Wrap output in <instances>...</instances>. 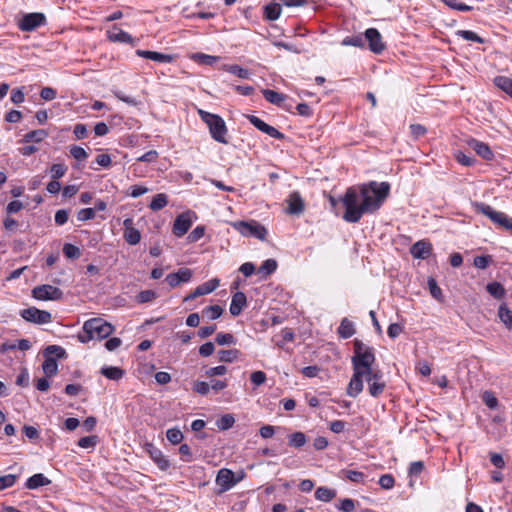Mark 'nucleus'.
Returning a JSON list of instances; mask_svg holds the SVG:
<instances>
[{
	"label": "nucleus",
	"instance_id": "34",
	"mask_svg": "<svg viewBox=\"0 0 512 512\" xmlns=\"http://www.w3.org/2000/svg\"><path fill=\"white\" fill-rule=\"evenodd\" d=\"M168 203V197L164 193H159L155 195L152 199V201L149 204V208L152 211H158L163 209Z\"/></svg>",
	"mask_w": 512,
	"mask_h": 512
},
{
	"label": "nucleus",
	"instance_id": "2",
	"mask_svg": "<svg viewBox=\"0 0 512 512\" xmlns=\"http://www.w3.org/2000/svg\"><path fill=\"white\" fill-rule=\"evenodd\" d=\"M375 354H354L352 357L353 376L347 387L350 397H357L364 388L363 381L368 383L369 394L378 397L386 387L382 372L374 367Z\"/></svg>",
	"mask_w": 512,
	"mask_h": 512
},
{
	"label": "nucleus",
	"instance_id": "14",
	"mask_svg": "<svg viewBox=\"0 0 512 512\" xmlns=\"http://www.w3.org/2000/svg\"><path fill=\"white\" fill-rule=\"evenodd\" d=\"M146 452L149 454L154 463L163 471L170 467L169 460L164 456L162 451L155 447L153 444L148 443L145 446Z\"/></svg>",
	"mask_w": 512,
	"mask_h": 512
},
{
	"label": "nucleus",
	"instance_id": "24",
	"mask_svg": "<svg viewBox=\"0 0 512 512\" xmlns=\"http://www.w3.org/2000/svg\"><path fill=\"white\" fill-rule=\"evenodd\" d=\"M100 373L107 379L118 381L124 376L125 371L116 366H103Z\"/></svg>",
	"mask_w": 512,
	"mask_h": 512
},
{
	"label": "nucleus",
	"instance_id": "1",
	"mask_svg": "<svg viewBox=\"0 0 512 512\" xmlns=\"http://www.w3.org/2000/svg\"><path fill=\"white\" fill-rule=\"evenodd\" d=\"M390 192V184L388 182L378 183L371 181L360 187L362 203L358 204V192L354 187L346 190L342 202L345 207L343 219L350 223L358 222L363 214L373 213L377 211Z\"/></svg>",
	"mask_w": 512,
	"mask_h": 512
},
{
	"label": "nucleus",
	"instance_id": "19",
	"mask_svg": "<svg viewBox=\"0 0 512 512\" xmlns=\"http://www.w3.org/2000/svg\"><path fill=\"white\" fill-rule=\"evenodd\" d=\"M107 38L111 42L118 43H131L133 45V38L130 34L120 29L117 25H114L107 31Z\"/></svg>",
	"mask_w": 512,
	"mask_h": 512
},
{
	"label": "nucleus",
	"instance_id": "39",
	"mask_svg": "<svg viewBox=\"0 0 512 512\" xmlns=\"http://www.w3.org/2000/svg\"><path fill=\"white\" fill-rule=\"evenodd\" d=\"M235 423V418L231 414H225L216 421V426L220 430H228Z\"/></svg>",
	"mask_w": 512,
	"mask_h": 512
},
{
	"label": "nucleus",
	"instance_id": "54",
	"mask_svg": "<svg viewBox=\"0 0 512 512\" xmlns=\"http://www.w3.org/2000/svg\"><path fill=\"white\" fill-rule=\"evenodd\" d=\"M409 128H410L411 136L414 139H418V138L424 136L427 132L426 127L421 124H411Z\"/></svg>",
	"mask_w": 512,
	"mask_h": 512
},
{
	"label": "nucleus",
	"instance_id": "11",
	"mask_svg": "<svg viewBox=\"0 0 512 512\" xmlns=\"http://www.w3.org/2000/svg\"><path fill=\"white\" fill-rule=\"evenodd\" d=\"M249 122L256 127L258 130H260L263 133H266L270 137L282 140L284 139V134L278 131L275 127L268 125L263 120H261L259 117L254 115H248L247 116Z\"/></svg>",
	"mask_w": 512,
	"mask_h": 512
},
{
	"label": "nucleus",
	"instance_id": "4",
	"mask_svg": "<svg viewBox=\"0 0 512 512\" xmlns=\"http://www.w3.org/2000/svg\"><path fill=\"white\" fill-rule=\"evenodd\" d=\"M198 113L201 120L208 126L211 137L216 142L228 144L226 138L228 130L222 117L204 110H199Z\"/></svg>",
	"mask_w": 512,
	"mask_h": 512
},
{
	"label": "nucleus",
	"instance_id": "22",
	"mask_svg": "<svg viewBox=\"0 0 512 512\" xmlns=\"http://www.w3.org/2000/svg\"><path fill=\"white\" fill-rule=\"evenodd\" d=\"M247 299L243 292H236L232 296L229 311L232 316H238L246 306Z\"/></svg>",
	"mask_w": 512,
	"mask_h": 512
},
{
	"label": "nucleus",
	"instance_id": "30",
	"mask_svg": "<svg viewBox=\"0 0 512 512\" xmlns=\"http://www.w3.org/2000/svg\"><path fill=\"white\" fill-rule=\"evenodd\" d=\"M49 133L44 130V129H38V130H33V131H30L28 132L24 138H23V141L26 142V143H29V142H41L43 141L46 137H48Z\"/></svg>",
	"mask_w": 512,
	"mask_h": 512
},
{
	"label": "nucleus",
	"instance_id": "46",
	"mask_svg": "<svg viewBox=\"0 0 512 512\" xmlns=\"http://www.w3.org/2000/svg\"><path fill=\"white\" fill-rule=\"evenodd\" d=\"M225 69H226V71L230 72L231 74H234L242 79H247L250 76V72L247 69L242 68L239 65H229V66H226Z\"/></svg>",
	"mask_w": 512,
	"mask_h": 512
},
{
	"label": "nucleus",
	"instance_id": "26",
	"mask_svg": "<svg viewBox=\"0 0 512 512\" xmlns=\"http://www.w3.org/2000/svg\"><path fill=\"white\" fill-rule=\"evenodd\" d=\"M494 84L512 98V79L506 76H497Z\"/></svg>",
	"mask_w": 512,
	"mask_h": 512
},
{
	"label": "nucleus",
	"instance_id": "7",
	"mask_svg": "<svg viewBox=\"0 0 512 512\" xmlns=\"http://www.w3.org/2000/svg\"><path fill=\"white\" fill-rule=\"evenodd\" d=\"M21 316L26 321L36 324H46L51 321V313L46 310H40L36 307H29L21 311Z\"/></svg>",
	"mask_w": 512,
	"mask_h": 512
},
{
	"label": "nucleus",
	"instance_id": "49",
	"mask_svg": "<svg viewBox=\"0 0 512 512\" xmlns=\"http://www.w3.org/2000/svg\"><path fill=\"white\" fill-rule=\"evenodd\" d=\"M493 259L490 255H480L474 258V266L478 269H485L492 263Z\"/></svg>",
	"mask_w": 512,
	"mask_h": 512
},
{
	"label": "nucleus",
	"instance_id": "57",
	"mask_svg": "<svg viewBox=\"0 0 512 512\" xmlns=\"http://www.w3.org/2000/svg\"><path fill=\"white\" fill-rule=\"evenodd\" d=\"M216 342L219 344V345H230V344H235V338L232 334L230 333H219L217 336H216Z\"/></svg>",
	"mask_w": 512,
	"mask_h": 512
},
{
	"label": "nucleus",
	"instance_id": "61",
	"mask_svg": "<svg viewBox=\"0 0 512 512\" xmlns=\"http://www.w3.org/2000/svg\"><path fill=\"white\" fill-rule=\"evenodd\" d=\"M378 483L383 489H391L395 484V480L391 474H384L380 477Z\"/></svg>",
	"mask_w": 512,
	"mask_h": 512
},
{
	"label": "nucleus",
	"instance_id": "64",
	"mask_svg": "<svg viewBox=\"0 0 512 512\" xmlns=\"http://www.w3.org/2000/svg\"><path fill=\"white\" fill-rule=\"evenodd\" d=\"M337 507L342 512H352L355 509V503L354 500L350 498H345L340 501Z\"/></svg>",
	"mask_w": 512,
	"mask_h": 512
},
{
	"label": "nucleus",
	"instance_id": "43",
	"mask_svg": "<svg viewBox=\"0 0 512 512\" xmlns=\"http://www.w3.org/2000/svg\"><path fill=\"white\" fill-rule=\"evenodd\" d=\"M498 315L500 320L506 325L507 328H512V311L505 306H500Z\"/></svg>",
	"mask_w": 512,
	"mask_h": 512
},
{
	"label": "nucleus",
	"instance_id": "33",
	"mask_svg": "<svg viewBox=\"0 0 512 512\" xmlns=\"http://www.w3.org/2000/svg\"><path fill=\"white\" fill-rule=\"evenodd\" d=\"M223 313L222 307L219 305H211L208 307H205L202 310V317L207 318L208 320H216L218 319Z\"/></svg>",
	"mask_w": 512,
	"mask_h": 512
},
{
	"label": "nucleus",
	"instance_id": "53",
	"mask_svg": "<svg viewBox=\"0 0 512 512\" xmlns=\"http://www.w3.org/2000/svg\"><path fill=\"white\" fill-rule=\"evenodd\" d=\"M193 391L200 395H207L210 391V384L204 381H195Z\"/></svg>",
	"mask_w": 512,
	"mask_h": 512
},
{
	"label": "nucleus",
	"instance_id": "10",
	"mask_svg": "<svg viewBox=\"0 0 512 512\" xmlns=\"http://www.w3.org/2000/svg\"><path fill=\"white\" fill-rule=\"evenodd\" d=\"M215 481L220 487L219 493L230 490L237 483L234 473L226 468H222L218 471Z\"/></svg>",
	"mask_w": 512,
	"mask_h": 512
},
{
	"label": "nucleus",
	"instance_id": "63",
	"mask_svg": "<svg viewBox=\"0 0 512 512\" xmlns=\"http://www.w3.org/2000/svg\"><path fill=\"white\" fill-rule=\"evenodd\" d=\"M250 380L255 386H260L266 381V374L262 371H254L250 375Z\"/></svg>",
	"mask_w": 512,
	"mask_h": 512
},
{
	"label": "nucleus",
	"instance_id": "47",
	"mask_svg": "<svg viewBox=\"0 0 512 512\" xmlns=\"http://www.w3.org/2000/svg\"><path fill=\"white\" fill-rule=\"evenodd\" d=\"M98 437L96 435L85 436L79 439L78 446L84 449L94 448L97 444Z\"/></svg>",
	"mask_w": 512,
	"mask_h": 512
},
{
	"label": "nucleus",
	"instance_id": "31",
	"mask_svg": "<svg viewBox=\"0 0 512 512\" xmlns=\"http://www.w3.org/2000/svg\"><path fill=\"white\" fill-rule=\"evenodd\" d=\"M336 497V491L328 487H319L315 491V498L323 502H329Z\"/></svg>",
	"mask_w": 512,
	"mask_h": 512
},
{
	"label": "nucleus",
	"instance_id": "13",
	"mask_svg": "<svg viewBox=\"0 0 512 512\" xmlns=\"http://www.w3.org/2000/svg\"><path fill=\"white\" fill-rule=\"evenodd\" d=\"M218 286H219V280L216 278L211 279V280L197 286L193 292H191L184 298V301L185 302L191 301L199 296L209 294V293L213 292Z\"/></svg>",
	"mask_w": 512,
	"mask_h": 512
},
{
	"label": "nucleus",
	"instance_id": "21",
	"mask_svg": "<svg viewBox=\"0 0 512 512\" xmlns=\"http://www.w3.org/2000/svg\"><path fill=\"white\" fill-rule=\"evenodd\" d=\"M136 55L142 58L150 59L159 63H170L173 61V56L169 54H163L156 51L148 50H136Z\"/></svg>",
	"mask_w": 512,
	"mask_h": 512
},
{
	"label": "nucleus",
	"instance_id": "62",
	"mask_svg": "<svg viewBox=\"0 0 512 512\" xmlns=\"http://www.w3.org/2000/svg\"><path fill=\"white\" fill-rule=\"evenodd\" d=\"M205 234V227L204 226H197L194 228L188 235V240L190 242H196L200 240Z\"/></svg>",
	"mask_w": 512,
	"mask_h": 512
},
{
	"label": "nucleus",
	"instance_id": "17",
	"mask_svg": "<svg viewBox=\"0 0 512 512\" xmlns=\"http://www.w3.org/2000/svg\"><path fill=\"white\" fill-rule=\"evenodd\" d=\"M432 253V245L425 240L414 243L410 248V254L416 259H426Z\"/></svg>",
	"mask_w": 512,
	"mask_h": 512
},
{
	"label": "nucleus",
	"instance_id": "35",
	"mask_svg": "<svg viewBox=\"0 0 512 512\" xmlns=\"http://www.w3.org/2000/svg\"><path fill=\"white\" fill-rule=\"evenodd\" d=\"M487 292L496 299H502L505 295V289L499 282H491L486 286Z\"/></svg>",
	"mask_w": 512,
	"mask_h": 512
},
{
	"label": "nucleus",
	"instance_id": "50",
	"mask_svg": "<svg viewBox=\"0 0 512 512\" xmlns=\"http://www.w3.org/2000/svg\"><path fill=\"white\" fill-rule=\"evenodd\" d=\"M70 155L78 161H83L88 157L85 149L76 145L70 147Z\"/></svg>",
	"mask_w": 512,
	"mask_h": 512
},
{
	"label": "nucleus",
	"instance_id": "28",
	"mask_svg": "<svg viewBox=\"0 0 512 512\" xmlns=\"http://www.w3.org/2000/svg\"><path fill=\"white\" fill-rule=\"evenodd\" d=\"M262 94L268 102L277 106H280L282 102L286 99V96L284 94H281L270 89H264L262 91Z\"/></svg>",
	"mask_w": 512,
	"mask_h": 512
},
{
	"label": "nucleus",
	"instance_id": "3",
	"mask_svg": "<svg viewBox=\"0 0 512 512\" xmlns=\"http://www.w3.org/2000/svg\"><path fill=\"white\" fill-rule=\"evenodd\" d=\"M114 327L102 318H92L84 322L78 339L82 343L90 340L101 341L113 333Z\"/></svg>",
	"mask_w": 512,
	"mask_h": 512
},
{
	"label": "nucleus",
	"instance_id": "15",
	"mask_svg": "<svg viewBox=\"0 0 512 512\" xmlns=\"http://www.w3.org/2000/svg\"><path fill=\"white\" fill-rule=\"evenodd\" d=\"M467 145L484 160L490 161L494 158V153L490 149L489 145L484 142L475 138H470L467 140Z\"/></svg>",
	"mask_w": 512,
	"mask_h": 512
},
{
	"label": "nucleus",
	"instance_id": "37",
	"mask_svg": "<svg viewBox=\"0 0 512 512\" xmlns=\"http://www.w3.org/2000/svg\"><path fill=\"white\" fill-rule=\"evenodd\" d=\"M42 368L47 377H51V376L55 375L58 370V365H57L56 359L47 358L44 361Z\"/></svg>",
	"mask_w": 512,
	"mask_h": 512
},
{
	"label": "nucleus",
	"instance_id": "52",
	"mask_svg": "<svg viewBox=\"0 0 512 512\" xmlns=\"http://www.w3.org/2000/svg\"><path fill=\"white\" fill-rule=\"evenodd\" d=\"M17 476L14 474H7L0 476V490L12 487L16 482Z\"/></svg>",
	"mask_w": 512,
	"mask_h": 512
},
{
	"label": "nucleus",
	"instance_id": "48",
	"mask_svg": "<svg viewBox=\"0 0 512 512\" xmlns=\"http://www.w3.org/2000/svg\"><path fill=\"white\" fill-rule=\"evenodd\" d=\"M482 400L486 404V406L490 409H495L498 406V400L495 397L494 393L491 391H485L482 394Z\"/></svg>",
	"mask_w": 512,
	"mask_h": 512
},
{
	"label": "nucleus",
	"instance_id": "41",
	"mask_svg": "<svg viewBox=\"0 0 512 512\" xmlns=\"http://www.w3.org/2000/svg\"><path fill=\"white\" fill-rule=\"evenodd\" d=\"M442 2L451 9L461 11V12H469L473 10V7L467 5L465 3H460L457 0H442Z\"/></svg>",
	"mask_w": 512,
	"mask_h": 512
},
{
	"label": "nucleus",
	"instance_id": "32",
	"mask_svg": "<svg viewBox=\"0 0 512 512\" xmlns=\"http://www.w3.org/2000/svg\"><path fill=\"white\" fill-rule=\"evenodd\" d=\"M277 262L274 259H267L265 260L262 265L258 269V274H260L262 277H267L268 275H271L274 273L277 269Z\"/></svg>",
	"mask_w": 512,
	"mask_h": 512
},
{
	"label": "nucleus",
	"instance_id": "20",
	"mask_svg": "<svg viewBox=\"0 0 512 512\" xmlns=\"http://www.w3.org/2000/svg\"><path fill=\"white\" fill-rule=\"evenodd\" d=\"M19 349L21 351H27L31 349V343L29 340H13V341H0V352H8L10 350Z\"/></svg>",
	"mask_w": 512,
	"mask_h": 512
},
{
	"label": "nucleus",
	"instance_id": "6",
	"mask_svg": "<svg viewBox=\"0 0 512 512\" xmlns=\"http://www.w3.org/2000/svg\"><path fill=\"white\" fill-rule=\"evenodd\" d=\"M32 296L37 300H59L63 292L58 287L46 284L34 287Z\"/></svg>",
	"mask_w": 512,
	"mask_h": 512
},
{
	"label": "nucleus",
	"instance_id": "60",
	"mask_svg": "<svg viewBox=\"0 0 512 512\" xmlns=\"http://www.w3.org/2000/svg\"><path fill=\"white\" fill-rule=\"evenodd\" d=\"M342 473L345 475L347 479H349L352 482L359 483L363 480L364 474L359 471L354 470H343Z\"/></svg>",
	"mask_w": 512,
	"mask_h": 512
},
{
	"label": "nucleus",
	"instance_id": "18",
	"mask_svg": "<svg viewBox=\"0 0 512 512\" xmlns=\"http://www.w3.org/2000/svg\"><path fill=\"white\" fill-rule=\"evenodd\" d=\"M288 207L286 212L292 215H299L304 210V201L299 192H292L287 199Z\"/></svg>",
	"mask_w": 512,
	"mask_h": 512
},
{
	"label": "nucleus",
	"instance_id": "16",
	"mask_svg": "<svg viewBox=\"0 0 512 512\" xmlns=\"http://www.w3.org/2000/svg\"><path fill=\"white\" fill-rule=\"evenodd\" d=\"M124 225V233L123 237L125 241L130 245H136L141 240V233L138 229L133 227V220L127 218L123 222Z\"/></svg>",
	"mask_w": 512,
	"mask_h": 512
},
{
	"label": "nucleus",
	"instance_id": "56",
	"mask_svg": "<svg viewBox=\"0 0 512 512\" xmlns=\"http://www.w3.org/2000/svg\"><path fill=\"white\" fill-rule=\"evenodd\" d=\"M95 217V209L93 208H84L78 211L77 219L79 221H88Z\"/></svg>",
	"mask_w": 512,
	"mask_h": 512
},
{
	"label": "nucleus",
	"instance_id": "29",
	"mask_svg": "<svg viewBox=\"0 0 512 512\" xmlns=\"http://www.w3.org/2000/svg\"><path fill=\"white\" fill-rule=\"evenodd\" d=\"M307 442L306 435L303 432H294L288 436V445L293 448H301Z\"/></svg>",
	"mask_w": 512,
	"mask_h": 512
},
{
	"label": "nucleus",
	"instance_id": "9",
	"mask_svg": "<svg viewBox=\"0 0 512 512\" xmlns=\"http://www.w3.org/2000/svg\"><path fill=\"white\" fill-rule=\"evenodd\" d=\"M192 215L193 213L191 211H187L176 217L172 228V232L175 236L182 237L188 232L193 223Z\"/></svg>",
	"mask_w": 512,
	"mask_h": 512
},
{
	"label": "nucleus",
	"instance_id": "40",
	"mask_svg": "<svg viewBox=\"0 0 512 512\" xmlns=\"http://www.w3.org/2000/svg\"><path fill=\"white\" fill-rule=\"evenodd\" d=\"M456 35L467 40V41H472V42H476V43H484L483 38H481L478 34H476L473 31H470V30H458L456 32Z\"/></svg>",
	"mask_w": 512,
	"mask_h": 512
},
{
	"label": "nucleus",
	"instance_id": "38",
	"mask_svg": "<svg viewBox=\"0 0 512 512\" xmlns=\"http://www.w3.org/2000/svg\"><path fill=\"white\" fill-rule=\"evenodd\" d=\"M192 59L200 64L213 65L219 60V57L207 55L204 53H195L193 54Z\"/></svg>",
	"mask_w": 512,
	"mask_h": 512
},
{
	"label": "nucleus",
	"instance_id": "42",
	"mask_svg": "<svg viewBox=\"0 0 512 512\" xmlns=\"http://www.w3.org/2000/svg\"><path fill=\"white\" fill-rule=\"evenodd\" d=\"M166 437L173 445L181 443L183 440V433L178 428H170L166 432Z\"/></svg>",
	"mask_w": 512,
	"mask_h": 512
},
{
	"label": "nucleus",
	"instance_id": "8",
	"mask_svg": "<svg viewBox=\"0 0 512 512\" xmlns=\"http://www.w3.org/2000/svg\"><path fill=\"white\" fill-rule=\"evenodd\" d=\"M46 17L43 13H28L25 14L19 22V28L22 31H33L36 28L44 25Z\"/></svg>",
	"mask_w": 512,
	"mask_h": 512
},
{
	"label": "nucleus",
	"instance_id": "59",
	"mask_svg": "<svg viewBox=\"0 0 512 512\" xmlns=\"http://www.w3.org/2000/svg\"><path fill=\"white\" fill-rule=\"evenodd\" d=\"M342 45L344 46H354V47H363L364 39L361 36L355 37H346L342 41Z\"/></svg>",
	"mask_w": 512,
	"mask_h": 512
},
{
	"label": "nucleus",
	"instance_id": "27",
	"mask_svg": "<svg viewBox=\"0 0 512 512\" xmlns=\"http://www.w3.org/2000/svg\"><path fill=\"white\" fill-rule=\"evenodd\" d=\"M355 333V327L353 322L347 318H343L338 328V334L342 338H349Z\"/></svg>",
	"mask_w": 512,
	"mask_h": 512
},
{
	"label": "nucleus",
	"instance_id": "44",
	"mask_svg": "<svg viewBox=\"0 0 512 512\" xmlns=\"http://www.w3.org/2000/svg\"><path fill=\"white\" fill-rule=\"evenodd\" d=\"M63 253L69 259H77L81 256L80 249L77 246L70 243L64 244Z\"/></svg>",
	"mask_w": 512,
	"mask_h": 512
},
{
	"label": "nucleus",
	"instance_id": "36",
	"mask_svg": "<svg viewBox=\"0 0 512 512\" xmlns=\"http://www.w3.org/2000/svg\"><path fill=\"white\" fill-rule=\"evenodd\" d=\"M492 222L502 226L506 230H512V218L503 212H497L494 215Z\"/></svg>",
	"mask_w": 512,
	"mask_h": 512
},
{
	"label": "nucleus",
	"instance_id": "58",
	"mask_svg": "<svg viewBox=\"0 0 512 512\" xmlns=\"http://www.w3.org/2000/svg\"><path fill=\"white\" fill-rule=\"evenodd\" d=\"M477 210L487 216L491 221L494 218V215L498 212L494 210L491 206L484 204V203H478L476 204Z\"/></svg>",
	"mask_w": 512,
	"mask_h": 512
},
{
	"label": "nucleus",
	"instance_id": "5",
	"mask_svg": "<svg viewBox=\"0 0 512 512\" xmlns=\"http://www.w3.org/2000/svg\"><path fill=\"white\" fill-rule=\"evenodd\" d=\"M234 228L243 236H253L264 240L267 235L266 228L256 221H238L233 224Z\"/></svg>",
	"mask_w": 512,
	"mask_h": 512
},
{
	"label": "nucleus",
	"instance_id": "23",
	"mask_svg": "<svg viewBox=\"0 0 512 512\" xmlns=\"http://www.w3.org/2000/svg\"><path fill=\"white\" fill-rule=\"evenodd\" d=\"M50 483V479H48L41 473H37L27 479L25 486L26 488L33 490L42 486H47Z\"/></svg>",
	"mask_w": 512,
	"mask_h": 512
},
{
	"label": "nucleus",
	"instance_id": "45",
	"mask_svg": "<svg viewBox=\"0 0 512 512\" xmlns=\"http://www.w3.org/2000/svg\"><path fill=\"white\" fill-rule=\"evenodd\" d=\"M428 288L430 291V294L433 298L436 300H441L442 298V290L438 286L436 280L432 277H429L427 280Z\"/></svg>",
	"mask_w": 512,
	"mask_h": 512
},
{
	"label": "nucleus",
	"instance_id": "55",
	"mask_svg": "<svg viewBox=\"0 0 512 512\" xmlns=\"http://www.w3.org/2000/svg\"><path fill=\"white\" fill-rule=\"evenodd\" d=\"M51 173H52V178L53 179H59L61 177H63L67 171V167L64 165V164H53L51 166Z\"/></svg>",
	"mask_w": 512,
	"mask_h": 512
},
{
	"label": "nucleus",
	"instance_id": "25",
	"mask_svg": "<svg viewBox=\"0 0 512 512\" xmlns=\"http://www.w3.org/2000/svg\"><path fill=\"white\" fill-rule=\"evenodd\" d=\"M282 8L279 3L272 2L264 6V18L269 21H275L280 17Z\"/></svg>",
	"mask_w": 512,
	"mask_h": 512
},
{
	"label": "nucleus",
	"instance_id": "51",
	"mask_svg": "<svg viewBox=\"0 0 512 512\" xmlns=\"http://www.w3.org/2000/svg\"><path fill=\"white\" fill-rule=\"evenodd\" d=\"M156 298V293L153 290H143L138 293L136 299L138 303L151 302Z\"/></svg>",
	"mask_w": 512,
	"mask_h": 512
},
{
	"label": "nucleus",
	"instance_id": "12",
	"mask_svg": "<svg viewBox=\"0 0 512 512\" xmlns=\"http://www.w3.org/2000/svg\"><path fill=\"white\" fill-rule=\"evenodd\" d=\"M365 38L369 43V49L374 53H381L385 49L381 34L376 28H369L365 31Z\"/></svg>",
	"mask_w": 512,
	"mask_h": 512
}]
</instances>
